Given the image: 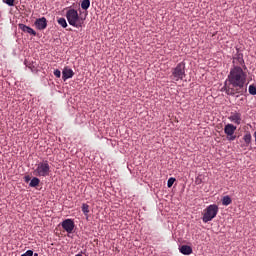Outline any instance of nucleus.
<instances>
[{
	"mask_svg": "<svg viewBox=\"0 0 256 256\" xmlns=\"http://www.w3.org/2000/svg\"><path fill=\"white\" fill-rule=\"evenodd\" d=\"M245 83H247V70L241 66H233L230 69L223 90L232 97L244 95L247 92Z\"/></svg>",
	"mask_w": 256,
	"mask_h": 256,
	"instance_id": "f257e3e1",
	"label": "nucleus"
},
{
	"mask_svg": "<svg viewBox=\"0 0 256 256\" xmlns=\"http://www.w3.org/2000/svg\"><path fill=\"white\" fill-rule=\"evenodd\" d=\"M66 19L72 27H82L83 26V21L79 17V13L75 9H69L66 12Z\"/></svg>",
	"mask_w": 256,
	"mask_h": 256,
	"instance_id": "f03ea898",
	"label": "nucleus"
},
{
	"mask_svg": "<svg viewBox=\"0 0 256 256\" xmlns=\"http://www.w3.org/2000/svg\"><path fill=\"white\" fill-rule=\"evenodd\" d=\"M51 173V166L49 161L44 160L36 164V169L34 170V175L36 177H49Z\"/></svg>",
	"mask_w": 256,
	"mask_h": 256,
	"instance_id": "7ed1b4c3",
	"label": "nucleus"
},
{
	"mask_svg": "<svg viewBox=\"0 0 256 256\" xmlns=\"http://www.w3.org/2000/svg\"><path fill=\"white\" fill-rule=\"evenodd\" d=\"M217 213H219V206L212 204L206 207V209L203 211V223H209V221H213V219L217 217Z\"/></svg>",
	"mask_w": 256,
	"mask_h": 256,
	"instance_id": "20e7f679",
	"label": "nucleus"
},
{
	"mask_svg": "<svg viewBox=\"0 0 256 256\" xmlns=\"http://www.w3.org/2000/svg\"><path fill=\"white\" fill-rule=\"evenodd\" d=\"M184 77H185V62H180L172 70L171 78L173 79V81H182Z\"/></svg>",
	"mask_w": 256,
	"mask_h": 256,
	"instance_id": "39448f33",
	"label": "nucleus"
},
{
	"mask_svg": "<svg viewBox=\"0 0 256 256\" xmlns=\"http://www.w3.org/2000/svg\"><path fill=\"white\" fill-rule=\"evenodd\" d=\"M236 131H237V126L229 123L225 125L224 133L228 141H235V139H237V136L235 135Z\"/></svg>",
	"mask_w": 256,
	"mask_h": 256,
	"instance_id": "423d86ee",
	"label": "nucleus"
},
{
	"mask_svg": "<svg viewBox=\"0 0 256 256\" xmlns=\"http://www.w3.org/2000/svg\"><path fill=\"white\" fill-rule=\"evenodd\" d=\"M233 67H241L244 69V71H247V66L245 65V60L243 59V54L238 53L236 56L233 58Z\"/></svg>",
	"mask_w": 256,
	"mask_h": 256,
	"instance_id": "0eeeda50",
	"label": "nucleus"
},
{
	"mask_svg": "<svg viewBox=\"0 0 256 256\" xmlns=\"http://www.w3.org/2000/svg\"><path fill=\"white\" fill-rule=\"evenodd\" d=\"M61 225L64 231H67L68 233H73V229H75V222H73L72 219L64 220Z\"/></svg>",
	"mask_w": 256,
	"mask_h": 256,
	"instance_id": "6e6552de",
	"label": "nucleus"
},
{
	"mask_svg": "<svg viewBox=\"0 0 256 256\" xmlns=\"http://www.w3.org/2000/svg\"><path fill=\"white\" fill-rule=\"evenodd\" d=\"M34 25L37 29H39V31H43L44 29H47V18L42 17V18L36 19Z\"/></svg>",
	"mask_w": 256,
	"mask_h": 256,
	"instance_id": "1a4fd4ad",
	"label": "nucleus"
},
{
	"mask_svg": "<svg viewBox=\"0 0 256 256\" xmlns=\"http://www.w3.org/2000/svg\"><path fill=\"white\" fill-rule=\"evenodd\" d=\"M229 121L231 123H234L235 125H239L242 121L241 113L239 112H231L230 116L228 117Z\"/></svg>",
	"mask_w": 256,
	"mask_h": 256,
	"instance_id": "9d476101",
	"label": "nucleus"
},
{
	"mask_svg": "<svg viewBox=\"0 0 256 256\" xmlns=\"http://www.w3.org/2000/svg\"><path fill=\"white\" fill-rule=\"evenodd\" d=\"M73 75H75V72H73V69L69 67H64L62 71V79L63 81H67V79H72Z\"/></svg>",
	"mask_w": 256,
	"mask_h": 256,
	"instance_id": "9b49d317",
	"label": "nucleus"
},
{
	"mask_svg": "<svg viewBox=\"0 0 256 256\" xmlns=\"http://www.w3.org/2000/svg\"><path fill=\"white\" fill-rule=\"evenodd\" d=\"M18 27L24 33H28L29 35H33L34 37L37 36V32L35 30H33V28H31L25 24H19Z\"/></svg>",
	"mask_w": 256,
	"mask_h": 256,
	"instance_id": "f8f14e48",
	"label": "nucleus"
},
{
	"mask_svg": "<svg viewBox=\"0 0 256 256\" xmlns=\"http://www.w3.org/2000/svg\"><path fill=\"white\" fill-rule=\"evenodd\" d=\"M179 251L182 253V255H191V253H193V248H191L189 245H182L179 248Z\"/></svg>",
	"mask_w": 256,
	"mask_h": 256,
	"instance_id": "ddd939ff",
	"label": "nucleus"
},
{
	"mask_svg": "<svg viewBox=\"0 0 256 256\" xmlns=\"http://www.w3.org/2000/svg\"><path fill=\"white\" fill-rule=\"evenodd\" d=\"M251 139H252V136H251V133H246L244 136H243V140L244 142L246 143V147H249V145H251Z\"/></svg>",
	"mask_w": 256,
	"mask_h": 256,
	"instance_id": "4468645a",
	"label": "nucleus"
},
{
	"mask_svg": "<svg viewBox=\"0 0 256 256\" xmlns=\"http://www.w3.org/2000/svg\"><path fill=\"white\" fill-rule=\"evenodd\" d=\"M91 7V1L90 0H83L81 3V8L84 9V11H87Z\"/></svg>",
	"mask_w": 256,
	"mask_h": 256,
	"instance_id": "2eb2a0df",
	"label": "nucleus"
},
{
	"mask_svg": "<svg viewBox=\"0 0 256 256\" xmlns=\"http://www.w3.org/2000/svg\"><path fill=\"white\" fill-rule=\"evenodd\" d=\"M39 183H41V180H39V178H37V177H34L31 179L29 185H30V187H37V186H39Z\"/></svg>",
	"mask_w": 256,
	"mask_h": 256,
	"instance_id": "dca6fc26",
	"label": "nucleus"
},
{
	"mask_svg": "<svg viewBox=\"0 0 256 256\" xmlns=\"http://www.w3.org/2000/svg\"><path fill=\"white\" fill-rule=\"evenodd\" d=\"M231 203H233V200H231V197H229V196L223 197L222 205H225L227 207V205H231Z\"/></svg>",
	"mask_w": 256,
	"mask_h": 256,
	"instance_id": "f3484780",
	"label": "nucleus"
},
{
	"mask_svg": "<svg viewBox=\"0 0 256 256\" xmlns=\"http://www.w3.org/2000/svg\"><path fill=\"white\" fill-rule=\"evenodd\" d=\"M57 22H58V24H60L61 27H63V29H66L67 20H65V18H58Z\"/></svg>",
	"mask_w": 256,
	"mask_h": 256,
	"instance_id": "a211bd4d",
	"label": "nucleus"
},
{
	"mask_svg": "<svg viewBox=\"0 0 256 256\" xmlns=\"http://www.w3.org/2000/svg\"><path fill=\"white\" fill-rule=\"evenodd\" d=\"M82 212L84 213V215L87 217V215H89V206L88 204H82Z\"/></svg>",
	"mask_w": 256,
	"mask_h": 256,
	"instance_id": "6ab92c4d",
	"label": "nucleus"
},
{
	"mask_svg": "<svg viewBox=\"0 0 256 256\" xmlns=\"http://www.w3.org/2000/svg\"><path fill=\"white\" fill-rule=\"evenodd\" d=\"M248 91H249L250 95H256V86L250 85L248 88Z\"/></svg>",
	"mask_w": 256,
	"mask_h": 256,
	"instance_id": "aec40b11",
	"label": "nucleus"
},
{
	"mask_svg": "<svg viewBox=\"0 0 256 256\" xmlns=\"http://www.w3.org/2000/svg\"><path fill=\"white\" fill-rule=\"evenodd\" d=\"M173 183H175V178H169L167 182V187L168 188L173 187Z\"/></svg>",
	"mask_w": 256,
	"mask_h": 256,
	"instance_id": "412c9836",
	"label": "nucleus"
},
{
	"mask_svg": "<svg viewBox=\"0 0 256 256\" xmlns=\"http://www.w3.org/2000/svg\"><path fill=\"white\" fill-rule=\"evenodd\" d=\"M6 5H9V7H13L15 5V0H3Z\"/></svg>",
	"mask_w": 256,
	"mask_h": 256,
	"instance_id": "4be33fe9",
	"label": "nucleus"
},
{
	"mask_svg": "<svg viewBox=\"0 0 256 256\" xmlns=\"http://www.w3.org/2000/svg\"><path fill=\"white\" fill-rule=\"evenodd\" d=\"M54 75L55 77H57V79L61 78V70L59 69L54 70Z\"/></svg>",
	"mask_w": 256,
	"mask_h": 256,
	"instance_id": "5701e85b",
	"label": "nucleus"
},
{
	"mask_svg": "<svg viewBox=\"0 0 256 256\" xmlns=\"http://www.w3.org/2000/svg\"><path fill=\"white\" fill-rule=\"evenodd\" d=\"M21 256H33V250H28L24 254H22Z\"/></svg>",
	"mask_w": 256,
	"mask_h": 256,
	"instance_id": "b1692460",
	"label": "nucleus"
},
{
	"mask_svg": "<svg viewBox=\"0 0 256 256\" xmlns=\"http://www.w3.org/2000/svg\"><path fill=\"white\" fill-rule=\"evenodd\" d=\"M29 181H31V177L25 176V182H26V183H29Z\"/></svg>",
	"mask_w": 256,
	"mask_h": 256,
	"instance_id": "393cba45",
	"label": "nucleus"
},
{
	"mask_svg": "<svg viewBox=\"0 0 256 256\" xmlns=\"http://www.w3.org/2000/svg\"><path fill=\"white\" fill-rule=\"evenodd\" d=\"M34 256H39V254L35 253Z\"/></svg>",
	"mask_w": 256,
	"mask_h": 256,
	"instance_id": "a878e982",
	"label": "nucleus"
}]
</instances>
